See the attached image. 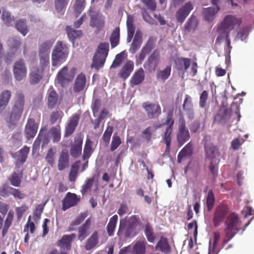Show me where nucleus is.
<instances>
[{
	"mask_svg": "<svg viewBox=\"0 0 254 254\" xmlns=\"http://www.w3.org/2000/svg\"><path fill=\"white\" fill-rule=\"evenodd\" d=\"M92 145V142L91 140L89 139H87L83 150V154L82 156V159L83 160H88L93 152Z\"/></svg>",
	"mask_w": 254,
	"mask_h": 254,
	"instance_id": "de8ad7c7",
	"label": "nucleus"
},
{
	"mask_svg": "<svg viewBox=\"0 0 254 254\" xmlns=\"http://www.w3.org/2000/svg\"><path fill=\"white\" fill-rule=\"evenodd\" d=\"M134 17L131 15H128L127 19V41L130 42L134 34L135 27L133 24Z\"/></svg>",
	"mask_w": 254,
	"mask_h": 254,
	"instance_id": "7c9ffc66",
	"label": "nucleus"
},
{
	"mask_svg": "<svg viewBox=\"0 0 254 254\" xmlns=\"http://www.w3.org/2000/svg\"><path fill=\"white\" fill-rule=\"evenodd\" d=\"M91 224L89 218L87 219L84 223L78 229V238L82 241L89 235V229Z\"/></svg>",
	"mask_w": 254,
	"mask_h": 254,
	"instance_id": "cd10ccee",
	"label": "nucleus"
},
{
	"mask_svg": "<svg viewBox=\"0 0 254 254\" xmlns=\"http://www.w3.org/2000/svg\"><path fill=\"white\" fill-rule=\"evenodd\" d=\"M47 100L49 108L53 109L56 107L58 102V95L55 90L52 89L48 91Z\"/></svg>",
	"mask_w": 254,
	"mask_h": 254,
	"instance_id": "ea45409f",
	"label": "nucleus"
},
{
	"mask_svg": "<svg viewBox=\"0 0 254 254\" xmlns=\"http://www.w3.org/2000/svg\"><path fill=\"white\" fill-rule=\"evenodd\" d=\"M220 237V233L218 232L213 233V242L211 245V241H209V253L208 254H217L219 250L217 248V245Z\"/></svg>",
	"mask_w": 254,
	"mask_h": 254,
	"instance_id": "58836bf2",
	"label": "nucleus"
},
{
	"mask_svg": "<svg viewBox=\"0 0 254 254\" xmlns=\"http://www.w3.org/2000/svg\"><path fill=\"white\" fill-rule=\"evenodd\" d=\"M13 72L17 81H21L26 77L27 69L23 59H20L15 61L13 66Z\"/></svg>",
	"mask_w": 254,
	"mask_h": 254,
	"instance_id": "6e6552de",
	"label": "nucleus"
},
{
	"mask_svg": "<svg viewBox=\"0 0 254 254\" xmlns=\"http://www.w3.org/2000/svg\"><path fill=\"white\" fill-rule=\"evenodd\" d=\"M124 59V53L121 52L116 56L115 59L114 60L110 68H116L118 67L123 63Z\"/></svg>",
	"mask_w": 254,
	"mask_h": 254,
	"instance_id": "bf43d9fd",
	"label": "nucleus"
},
{
	"mask_svg": "<svg viewBox=\"0 0 254 254\" xmlns=\"http://www.w3.org/2000/svg\"><path fill=\"white\" fill-rule=\"evenodd\" d=\"M20 41L14 38H11L8 40V45L11 51H16L20 45Z\"/></svg>",
	"mask_w": 254,
	"mask_h": 254,
	"instance_id": "338daca9",
	"label": "nucleus"
},
{
	"mask_svg": "<svg viewBox=\"0 0 254 254\" xmlns=\"http://www.w3.org/2000/svg\"><path fill=\"white\" fill-rule=\"evenodd\" d=\"M147 244L145 241H138L133 246L132 254H145L146 252V246Z\"/></svg>",
	"mask_w": 254,
	"mask_h": 254,
	"instance_id": "4c0bfd02",
	"label": "nucleus"
},
{
	"mask_svg": "<svg viewBox=\"0 0 254 254\" xmlns=\"http://www.w3.org/2000/svg\"><path fill=\"white\" fill-rule=\"evenodd\" d=\"M171 66L168 65L165 69L160 70L157 73V78L164 82L167 79L171 74Z\"/></svg>",
	"mask_w": 254,
	"mask_h": 254,
	"instance_id": "09e8293b",
	"label": "nucleus"
},
{
	"mask_svg": "<svg viewBox=\"0 0 254 254\" xmlns=\"http://www.w3.org/2000/svg\"><path fill=\"white\" fill-rule=\"evenodd\" d=\"M191 60L189 58L180 57L177 59L175 63L179 70H187L190 66Z\"/></svg>",
	"mask_w": 254,
	"mask_h": 254,
	"instance_id": "f704fd0d",
	"label": "nucleus"
},
{
	"mask_svg": "<svg viewBox=\"0 0 254 254\" xmlns=\"http://www.w3.org/2000/svg\"><path fill=\"white\" fill-rule=\"evenodd\" d=\"M25 105V97L21 91H17L15 94L14 104L11 112L6 119L10 125H14L20 118L23 112Z\"/></svg>",
	"mask_w": 254,
	"mask_h": 254,
	"instance_id": "7ed1b4c3",
	"label": "nucleus"
},
{
	"mask_svg": "<svg viewBox=\"0 0 254 254\" xmlns=\"http://www.w3.org/2000/svg\"><path fill=\"white\" fill-rule=\"evenodd\" d=\"M69 164V155L67 151H62L59 156L58 167L60 171L65 169Z\"/></svg>",
	"mask_w": 254,
	"mask_h": 254,
	"instance_id": "473e14b6",
	"label": "nucleus"
},
{
	"mask_svg": "<svg viewBox=\"0 0 254 254\" xmlns=\"http://www.w3.org/2000/svg\"><path fill=\"white\" fill-rule=\"evenodd\" d=\"M38 127L39 125L35 123L34 119L30 118L27 120L25 127L24 134L28 140L34 137L37 133Z\"/></svg>",
	"mask_w": 254,
	"mask_h": 254,
	"instance_id": "f3484780",
	"label": "nucleus"
},
{
	"mask_svg": "<svg viewBox=\"0 0 254 254\" xmlns=\"http://www.w3.org/2000/svg\"><path fill=\"white\" fill-rule=\"evenodd\" d=\"M122 142L119 136L114 135L111 144L110 150L114 151L121 145Z\"/></svg>",
	"mask_w": 254,
	"mask_h": 254,
	"instance_id": "774afa93",
	"label": "nucleus"
},
{
	"mask_svg": "<svg viewBox=\"0 0 254 254\" xmlns=\"http://www.w3.org/2000/svg\"><path fill=\"white\" fill-rule=\"evenodd\" d=\"M11 97V92L8 90H4L0 94V113L8 105Z\"/></svg>",
	"mask_w": 254,
	"mask_h": 254,
	"instance_id": "2f4dec72",
	"label": "nucleus"
},
{
	"mask_svg": "<svg viewBox=\"0 0 254 254\" xmlns=\"http://www.w3.org/2000/svg\"><path fill=\"white\" fill-rule=\"evenodd\" d=\"M14 213L13 211L10 210L4 221V225L2 230V236L4 237L7 234L9 228L11 226L14 218Z\"/></svg>",
	"mask_w": 254,
	"mask_h": 254,
	"instance_id": "c9c22d12",
	"label": "nucleus"
},
{
	"mask_svg": "<svg viewBox=\"0 0 254 254\" xmlns=\"http://www.w3.org/2000/svg\"><path fill=\"white\" fill-rule=\"evenodd\" d=\"M42 78V75L39 73V69L35 68L30 74V82L31 84L37 83Z\"/></svg>",
	"mask_w": 254,
	"mask_h": 254,
	"instance_id": "6e6d98bb",
	"label": "nucleus"
},
{
	"mask_svg": "<svg viewBox=\"0 0 254 254\" xmlns=\"http://www.w3.org/2000/svg\"><path fill=\"white\" fill-rule=\"evenodd\" d=\"M69 0H54L55 7L57 12L63 15Z\"/></svg>",
	"mask_w": 254,
	"mask_h": 254,
	"instance_id": "a18cd8bd",
	"label": "nucleus"
},
{
	"mask_svg": "<svg viewBox=\"0 0 254 254\" xmlns=\"http://www.w3.org/2000/svg\"><path fill=\"white\" fill-rule=\"evenodd\" d=\"M134 69V63L130 60L127 61L123 65L119 73L120 77L126 79L130 75Z\"/></svg>",
	"mask_w": 254,
	"mask_h": 254,
	"instance_id": "5701e85b",
	"label": "nucleus"
},
{
	"mask_svg": "<svg viewBox=\"0 0 254 254\" xmlns=\"http://www.w3.org/2000/svg\"><path fill=\"white\" fill-rule=\"evenodd\" d=\"M54 143L58 142L61 138V127L59 125L51 127L49 131Z\"/></svg>",
	"mask_w": 254,
	"mask_h": 254,
	"instance_id": "c03bdc74",
	"label": "nucleus"
},
{
	"mask_svg": "<svg viewBox=\"0 0 254 254\" xmlns=\"http://www.w3.org/2000/svg\"><path fill=\"white\" fill-rule=\"evenodd\" d=\"M63 116V113L62 111H57L53 112L50 120L51 124L52 125L54 124L57 121H59V122L60 123Z\"/></svg>",
	"mask_w": 254,
	"mask_h": 254,
	"instance_id": "0e129e2a",
	"label": "nucleus"
},
{
	"mask_svg": "<svg viewBox=\"0 0 254 254\" xmlns=\"http://www.w3.org/2000/svg\"><path fill=\"white\" fill-rule=\"evenodd\" d=\"M142 107L145 111L147 116L149 119L157 118L161 114V108L159 104L150 102L142 103Z\"/></svg>",
	"mask_w": 254,
	"mask_h": 254,
	"instance_id": "f8f14e48",
	"label": "nucleus"
},
{
	"mask_svg": "<svg viewBox=\"0 0 254 254\" xmlns=\"http://www.w3.org/2000/svg\"><path fill=\"white\" fill-rule=\"evenodd\" d=\"M15 28L23 36H25L28 33V28L25 21L23 20H19L16 21Z\"/></svg>",
	"mask_w": 254,
	"mask_h": 254,
	"instance_id": "864d4df0",
	"label": "nucleus"
},
{
	"mask_svg": "<svg viewBox=\"0 0 254 254\" xmlns=\"http://www.w3.org/2000/svg\"><path fill=\"white\" fill-rule=\"evenodd\" d=\"M192 154V144L188 143L179 153L177 157L178 163H181L183 158L188 156H190Z\"/></svg>",
	"mask_w": 254,
	"mask_h": 254,
	"instance_id": "72a5a7b5",
	"label": "nucleus"
},
{
	"mask_svg": "<svg viewBox=\"0 0 254 254\" xmlns=\"http://www.w3.org/2000/svg\"><path fill=\"white\" fill-rule=\"evenodd\" d=\"M220 10L219 6L216 7H207L204 8L202 14L205 20L212 21L215 18V15Z\"/></svg>",
	"mask_w": 254,
	"mask_h": 254,
	"instance_id": "c756f323",
	"label": "nucleus"
},
{
	"mask_svg": "<svg viewBox=\"0 0 254 254\" xmlns=\"http://www.w3.org/2000/svg\"><path fill=\"white\" fill-rule=\"evenodd\" d=\"M144 234L147 241L151 243H154L156 238L153 229L149 223L146 224L144 229Z\"/></svg>",
	"mask_w": 254,
	"mask_h": 254,
	"instance_id": "37998d69",
	"label": "nucleus"
},
{
	"mask_svg": "<svg viewBox=\"0 0 254 254\" xmlns=\"http://www.w3.org/2000/svg\"><path fill=\"white\" fill-rule=\"evenodd\" d=\"M197 25V19L195 16L192 15L185 24V28L187 31L190 32L191 30H194L196 27Z\"/></svg>",
	"mask_w": 254,
	"mask_h": 254,
	"instance_id": "603ef678",
	"label": "nucleus"
},
{
	"mask_svg": "<svg viewBox=\"0 0 254 254\" xmlns=\"http://www.w3.org/2000/svg\"><path fill=\"white\" fill-rule=\"evenodd\" d=\"M67 36L70 40L72 42L82 34L81 30H75L72 29L70 26H67L65 28Z\"/></svg>",
	"mask_w": 254,
	"mask_h": 254,
	"instance_id": "8fccbe9b",
	"label": "nucleus"
},
{
	"mask_svg": "<svg viewBox=\"0 0 254 254\" xmlns=\"http://www.w3.org/2000/svg\"><path fill=\"white\" fill-rule=\"evenodd\" d=\"M30 151V147L24 146L19 151V154L16 156V163L22 165L26 160Z\"/></svg>",
	"mask_w": 254,
	"mask_h": 254,
	"instance_id": "e433bc0d",
	"label": "nucleus"
},
{
	"mask_svg": "<svg viewBox=\"0 0 254 254\" xmlns=\"http://www.w3.org/2000/svg\"><path fill=\"white\" fill-rule=\"evenodd\" d=\"M52 42L50 41H46L43 43L40 46L39 54H49L50 49L52 46Z\"/></svg>",
	"mask_w": 254,
	"mask_h": 254,
	"instance_id": "680f3d73",
	"label": "nucleus"
},
{
	"mask_svg": "<svg viewBox=\"0 0 254 254\" xmlns=\"http://www.w3.org/2000/svg\"><path fill=\"white\" fill-rule=\"evenodd\" d=\"M74 69L73 68L69 71L66 66H64L57 74V79L58 83L64 86L72 81L74 77Z\"/></svg>",
	"mask_w": 254,
	"mask_h": 254,
	"instance_id": "ddd939ff",
	"label": "nucleus"
},
{
	"mask_svg": "<svg viewBox=\"0 0 254 254\" xmlns=\"http://www.w3.org/2000/svg\"><path fill=\"white\" fill-rule=\"evenodd\" d=\"M228 212V207L226 205L220 204L216 207L212 220L215 227H218L220 225Z\"/></svg>",
	"mask_w": 254,
	"mask_h": 254,
	"instance_id": "9d476101",
	"label": "nucleus"
},
{
	"mask_svg": "<svg viewBox=\"0 0 254 254\" xmlns=\"http://www.w3.org/2000/svg\"><path fill=\"white\" fill-rule=\"evenodd\" d=\"M80 117V115L77 113L73 114L70 117L65 128V137L70 136L74 132L78 125Z\"/></svg>",
	"mask_w": 254,
	"mask_h": 254,
	"instance_id": "a211bd4d",
	"label": "nucleus"
},
{
	"mask_svg": "<svg viewBox=\"0 0 254 254\" xmlns=\"http://www.w3.org/2000/svg\"><path fill=\"white\" fill-rule=\"evenodd\" d=\"M109 47V44L108 43H101L99 44L93 57L91 68L98 70L103 66L108 54Z\"/></svg>",
	"mask_w": 254,
	"mask_h": 254,
	"instance_id": "20e7f679",
	"label": "nucleus"
},
{
	"mask_svg": "<svg viewBox=\"0 0 254 254\" xmlns=\"http://www.w3.org/2000/svg\"><path fill=\"white\" fill-rule=\"evenodd\" d=\"M89 14L90 16L91 26L96 27L99 30L104 27V17L98 10H96L94 7H90L89 9Z\"/></svg>",
	"mask_w": 254,
	"mask_h": 254,
	"instance_id": "1a4fd4ad",
	"label": "nucleus"
},
{
	"mask_svg": "<svg viewBox=\"0 0 254 254\" xmlns=\"http://www.w3.org/2000/svg\"><path fill=\"white\" fill-rule=\"evenodd\" d=\"M9 180L11 185L14 187H19L21 184V179L20 177L16 173H13L9 177Z\"/></svg>",
	"mask_w": 254,
	"mask_h": 254,
	"instance_id": "69168bd1",
	"label": "nucleus"
},
{
	"mask_svg": "<svg viewBox=\"0 0 254 254\" xmlns=\"http://www.w3.org/2000/svg\"><path fill=\"white\" fill-rule=\"evenodd\" d=\"M68 54L67 51H53L52 53V65L57 66L64 62Z\"/></svg>",
	"mask_w": 254,
	"mask_h": 254,
	"instance_id": "bb28decb",
	"label": "nucleus"
},
{
	"mask_svg": "<svg viewBox=\"0 0 254 254\" xmlns=\"http://www.w3.org/2000/svg\"><path fill=\"white\" fill-rule=\"evenodd\" d=\"M190 138L188 129L186 127V121L183 118L179 121V131L177 135V139L180 146L183 145Z\"/></svg>",
	"mask_w": 254,
	"mask_h": 254,
	"instance_id": "9b49d317",
	"label": "nucleus"
},
{
	"mask_svg": "<svg viewBox=\"0 0 254 254\" xmlns=\"http://www.w3.org/2000/svg\"><path fill=\"white\" fill-rule=\"evenodd\" d=\"M161 58L158 49L153 51L144 64V67L149 72H154L158 66Z\"/></svg>",
	"mask_w": 254,
	"mask_h": 254,
	"instance_id": "423d86ee",
	"label": "nucleus"
},
{
	"mask_svg": "<svg viewBox=\"0 0 254 254\" xmlns=\"http://www.w3.org/2000/svg\"><path fill=\"white\" fill-rule=\"evenodd\" d=\"M159 127H148L146 128L142 132V137L143 138L146 142H149L151 140L152 134L156 130V129Z\"/></svg>",
	"mask_w": 254,
	"mask_h": 254,
	"instance_id": "3c124183",
	"label": "nucleus"
},
{
	"mask_svg": "<svg viewBox=\"0 0 254 254\" xmlns=\"http://www.w3.org/2000/svg\"><path fill=\"white\" fill-rule=\"evenodd\" d=\"M215 198L213 192L212 190H209L206 197V203L208 211L211 210L214 206Z\"/></svg>",
	"mask_w": 254,
	"mask_h": 254,
	"instance_id": "13d9d810",
	"label": "nucleus"
},
{
	"mask_svg": "<svg viewBox=\"0 0 254 254\" xmlns=\"http://www.w3.org/2000/svg\"><path fill=\"white\" fill-rule=\"evenodd\" d=\"M217 31L219 35L217 37L215 43L220 44L222 41L225 40L226 46L224 48L225 56L226 58L230 57L232 47L231 46V40L229 38L230 31L227 30L221 29V27L218 26Z\"/></svg>",
	"mask_w": 254,
	"mask_h": 254,
	"instance_id": "0eeeda50",
	"label": "nucleus"
},
{
	"mask_svg": "<svg viewBox=\"0 0 254 254\" xmlns=\"http://www.w3.org/2000/svg\"><path fill=\"white\" fill-rule=\"evenodd\" d=\"M86 77L83 73H80L76 77L74 85L73 91L74 92H79L83 90L86 84Z\"/></svg>",
	"mask_w": 254,
	"mask_h": 254,
	"instance_id": "4be33fe9",
	"label": "nucleus"
},
{
	"mask_svg": "<svg viewBox=\"0 0 254 254\" xmlns=\"http://www.w3.org/2000/svg\"><path fill=\"white\" fill-rule=\"evenodd\" d=\"M240 22L239 19L235 16L227 15L220 24L221 29L227 30L230 32L234 28L235 26Z\"/></svg>",
	"mask_w": 254,
	"mask_h": 254,
	"instance_id": "aec40b11",
	"label": "nucleus"
},
{
	"mask_svg": "<svg viewBox=\"0 0 254 254\" xmlns=\"http://www.w3.org/2000/svg\"><path fill=\"white\" fill-rule=\"evenodd\" d=\"M154 41L152 38H150L144 46L141 49L139 54L135 57V63L136 65L141 64L143 61L154 47Z\"/></svg>",
	"mask_w": 254,
	"mask_h": 254,
	"instance_id": "4468645a",
	"label": "nucleus"
},
{
	"mask_svg": "<svg viewBox=\"0 0 254 254\" xmlns=\"http://www.w3.org/2000/svg\"><path fill=\"white\" fill-rule=\"evenodd\" d=\"M82 139L81 138L74 139L73 144L71 146L70 153L73 158H77L81 154Z\"/></svg>",
	"mask_w": 254,
	"mask_h": 254,
	"instance_id": "393cba45",
	"label": "nucleus"
},
{
	"mask_svg": "<svg viewBox=\"0 0 254 254\" xmlns=\"http://www.w3.org/2000/svg\"><path fill=\"white\" fill-rule=\"evenodd\" d=\"M85 0H75L74 5V12L78 16L85 8Z\"/></svg>",
	"mask_w": 254,
	"mask_h": 254,
	"instance_id": "4d7b16f0",
	"label": "nucleus"
},
{
	"mask_svg": "<svg viewBox=\"0 0 254 254\" xmlns=\"http://www.w3.org/2000/svg\"><path fill=\"white\" fill-rule=\"evenodd\" d=\"M1 18L4 23L8 27L10 26L11 22L14 20V16H11L10 13L6 10L2 11Z\"/></svg>",
	"mask_w": 254,
	"mask_h": 254,
	"instance_id": "5fc2aeb1",
	"label": "nucleus"
},
{
	"mask_svg": "<svg viewBox=\"0 0 254 254\" xmlns=\"http://www.w3.org/2000/svg\"><path fill=\"white\" fill-rule=\"evenodd\" d=\"M193 8L191 1L186 2L176 13V18L178 22L182 23Z\"/></svg>",
	"mask_w": 254,
	"mask_h": 254,
	"instance_id": "2eb2a0df",
	"label": "nucleus"
},
{
	"mask_svg": "<svg viewBox=\"0 0 254 254\" xmlns=\"http://www.w3.org/2000/svg\"><path fill=\"white\" fill-rule=\"evenodd\" d=\"M80 198L73 193L67 192L62 201V210H66L76 205L79 202Z\"/></svg>",
	"mask_w": 254,
	"mask_h": 254,
	"instance_id": "dca6fc26",
	"label": "nucleus"
},
{
	"mask_svg": "<svg viewBox=\"0 0 254 254\" xmlns=\"http://www.w3.org/2000/svg\"><path fill=\"white\" fill-rule=\"evenodd\" d=\"M113 132V127L112 126H108L102 137L104 142L106 144L109 143Z\"/></svg>",
	"mask_w": 254,
	"mask_h": 254,
	"instance_id": "e2e57ef3",
	"label": "nucleus"
},
{
	"mask_svg": "<svg viewBox=\"0 0 254 254\" xmlns=\"http://www.w3.org/2000/svg\"><path fill=\"white\" fill-rule=\"evenodd\" d=\"M241 225L242 222L237 214L231 213L228 216L224 222V231L225 236L222 241L223 246L227 244L239 231L242 230ZM243 229L244 228L243 230Z\"/></svg>",
	"mask_w": 254,
	"mask_h": 254,
	"instance_id": "f03ea898",
	"label": "nucleus"
},
{
	"mask_svg": "<svg viewBox=\"0 0 254 254\" xmlns=\"http://www.w3.org/2000/svg\"><path fill=\"white\" fill-rule=\"evenodd\" d=\"M118 219V216L116 214L113 216L110 219L106 227L109 236H112L114 235Z\"/></svg>",
	"mask_w": 254,
	"mask_h": 254,
	"instance_id": "49530a36",
	"label": "nucleus"
},
{
	"mask_svg": "<svg viewBox=\"0 0 254 254\" xmlns=\"http://www.w3.org/2000/svg\"><path fill=\"white\" fill-rule=\"evenodd\" d=\"M94 179L93 178L87 180L85 184L82 186L81 190L82 195L85 194L86 192L91 190L94 183Z\"/></svg>",
	"mask_w": 254,
	"mask_h": 254,
	"instance_id": "052dcab7",
	"label": "nucleus"
},
{
	"mask_svg": "<svg viewBox=\"0 0 254 254\" xmlns=\"http://www.w3.org/2000/svg\"><path fill=\"white\" fill-rule=\"evenodd\" d=\"M120 29L119 27H116L112 32L110 42L111 43V48H115L120 42Z\"/></svg>",
	"mask_w": 254,
	"mask_h": 254,
	"instance_id": "79ce46f5",
	"label": "nucleus"
},
{
	"mask_svg": "<svg viewBox=\"0 0 254 254\" xmlns=\"http://www.w3.org/2000/svg\"><path fill=\"white\" fill-rule=\"evenodd\" d=\"M140 219L138 215H133L126 217L120 221L118 236L121 238H131L136 236L138 232L136 227L140 225Z\"/></svg>",
	"mask_w": 254,
	"mask_h": 254,
	"instance_id": "f257e3e1",
	"label": "nucleus"
},
{
	"mask_svg": "<svg viewBox=\"0 0 254 254\" xmlns=\"http://www.w3.org/2000/svg\"><path fill=\"white\" fill-rule=\"evenodd\" d=\"M75 238L76 235L73 233L70 235H64L57 242V245L64 250L69 251L71 248V243Z\"/></svg>",
	"mask_w": 254,
	"mask_h": 254,
	"instance_id": "412c9836",
	"label": "nucleus"
},
{
	"mask_svg": "<svg viewBox=\"0 0 254 254\" xmlns=\"http://www.w3.org/2000/svg\"><path fill=\"white\" fill-rule=\"evenodd\" d=\"M156 250H159L164 253L170 252V247L166 238L161 237L155 246Z\"/></svg>",
	"mask_w": 254,
	"mask_h": 254,
	"instance_id": "a19ab883",
	"label": "nucleus"
},
{
	"mask_svg": "<svg viewBox=\"0 0 254 254\" xmlns=\"http://www.w3.org/2000/svg\"><path fill=\"white\" fill-rule=\"evenodd\" d=\"M142 43V33L137 30L129 48V52L134 54L140 48Z\"/></svg>",
	"mask_w": 254,
	"mask_h": 254,
	"instance_id": "b1692460",
	"label": "nucleus"
},
{
	"mask_svg": "<svg viewBox=\"0 0 254 254\" xmlns=\"http://www.w3.org/2000/svg\"><path fill=\"white\" fill-rule=\"evenodd\" d=\"M206 158L205 163L208 168L214 176L217 174L218 162L216 158V154L218 152V149L215 146H210L205 148Z\"/></svg>",
	"mask_w": 254,
	"mask_h": 254,
	"instance_id": "39448f33",
	"label": "nucleus"
},
{
	"mask_svg": "<svg viewBox=\"0 0 254 254\" xmlns=\"http://www.w3.org/2000/svg\"><path fill=\"white\" fill-rule=\"evenodd\" d=\"M174 124V120L173 118V115L169 114L164 123L162 125H166L163 136L164 142H171V135L173 131V126Z\"/></svg>",
	"mask_w": 254,
	"mask_h": 254,
	"instance_id": "6ab92c4d",
	"label": "nucleus"
},
{
	"mask_svg": "<svg viewBox=\"0 0 254 254\" xmlns=\"http://www.w3.org/2000/svg\"><path fill=\"white\" fill-rule=\"evenodd\" d=\"M99 242V233L97 231H94L90 237L87 240L85 245V249L86 251H89L94 248Z\"/></svg>",
	"mask_w": 254,
	"mask_h": 254,
	"instance_id": "c85d7f7f",
	"label": "nucleus"
},
{
	"mask_svg": "<svg viewBox=\"0 0 254 254\" xmlns=\"http://www.w3.org/2000/svg\"><path fill=\"white\" fill-rule=\"evenodd\" d=\"M145 78L144 70L142 67L138 69L132 75L130 83L131 86L137 85L141 83Z\"/></svg>",
	"mask_w": 254,
	"mask_h": 254,
	"instance_id": "a878e982",
	"label": "nucleus"
}]
</instances>
